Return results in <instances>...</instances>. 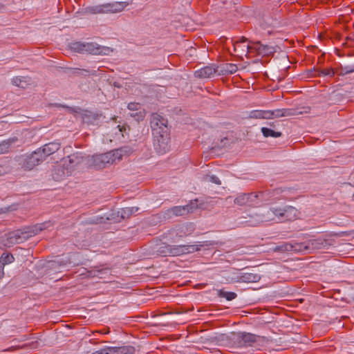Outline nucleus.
Wrapping results in <instances>:
<instances>
[{
  "label": "nucleus",
  "instance_id": "obj_1",
  "mask_svg": "<svg viewBox=\"0 0 354 354\" xmlns=\"http://www.w3.org/2000/svg\"><path fill=\"white\" fill-rule=\"evenodd\" d=\"M298 210L290 205L274 206L263 210L260 214H257V222H266L272 221L277 217L280 221H290L297 216Z\"/></svg>",
  "mask_w": 354,
  "mask_h": 354
},
{
  "label": "nucleus",
  "instance_id": "obj_2",
  "mask_svg": "<svg viewBox=\"0 0 354 354\" xmlns=\"http://www.w3.org/2000/svg\"><path fill=\"white\" fill-rule=\"evenodd\" d=\"M50 225V222L48 221L17 229L7 234V242L12 245L22 243Z\"/></svg>",
  "mask_w": 354,
  "mask_h": 354
},
{
  "label": "nucleus",
  "instance_id": "obj_3",
  "mask_svg": "<svg viewBox=\"0 0 354 354\" xmlns=\"http://www.w3.org/2000/svg\"><path fill=\"white\" fill-rule=\"evenodd\" d=\"M72 51L79 53H88L92 55H109L112 50L106 46H102L94 42H71L68 45Z\"/></svg>",
  "mask_w": 354,
  "mask_h": 354
},
{
  "label": "nucleus",
  "instance_id": "obj_4",
  "mask_svg": "<svg viewBox=\"0 0 354 354\" xmlns=\"http://www.w3.org/2000/svg\"><path fill=\"white\" fill-rule=\"evenodd\" d=\"M44 160L38 149L30 153L24 154L17 157V162L19 166L25 171H31L36 166L41 164Z\"/></svg>",
  "mask_w": 354,
  "mask_h": 354
},
{
  "label": "nucleus",
  "instance_id": "obj_5",
  "mask_svg": "<svg viewBox=\"0 0 354 354\" xmlns=\"http://www.w3.org/2000/svg\"><path fill=\"white\" fill-rule=\"evenodd\" d=\"M127 6H128L127 2L115 1L111 3L91 6L88 8V10L92 14L115 13L122 11Z\"/></svg>",
  "mask_w": 354,
  "mask_h": 354
},
{
  "label": "nucleus",
  "instance_id": "obj_6",
  "mask_svg": "<svg viewBox=\"0 0 354 354\" xmlns=\"http://www.w3.org/2000/svg\"><path fill=\"white\" fill-rule=\"evenodd\" d=\"M333 240L318 237L299 243V245L301 252L306 251L311 252V251L315 250L328 249L329 246L333 245Z\"/></svg>",
  "mask_w": 354,
  "mask_h": 354
},
{
  "label": "nucleus",
  "instance_id": "obj_7",
  "mask_svg": "<svg viewBox=\"0 0 354 354\" xmlns=\"http://www.w3.org/2000/svg\"><path fill=\"white\" fill-rule=\"evenodd\" d=\"M81 116L83 122L88 125H100L103 122H108L110 120L115 119V117H106L101 112H93L88 110L83 111Z\"/></svg>",
  "mask_w": 354,
  "mask_h": 354
},
{
  "label": "nucleus",
  "instance_id": "obj_8",
  "mask_svg": "<svg viewBox=\"0 0 354 354\" xmlns=\"http://www.w3.org/2000/svg\"><path fill=\"white\" fill-rule=\"evenodd\" d=\"M153 136V145L157 153L165 154L169 150L170 133L162 131L160 133Z\"/></svg>",
  "mask_w": 354,
  "mask_h": 354
},
{
  "label": "nucleus",
  "instance_id": "obj_9",
  "mask_svg": "<svg viewBox=\"0 0 354 354\" xmlns=\"http://www.w3.org/2000/svg\"><path fill=\"white\" fill-rule=\"evenodd\" d=\"M150 125L152 134L156 135L162 133V131H166V133L170 131L167 119L158 113H153L151 115Z\"/></svg>",
  "mask_w": 354,
  "mask_h": 354
},
{
  "label": "nucleus",
  "instance_id": "obj_10",
  "mask_svg": "<svg viewBox=\"0 0 354 354\" xmlns=\"http://www.w3.org/2000/svg\"><path fill=\"white\" fill-rule=\"evenodd\" d=\"M114 153L111 151L92 156V165L95 169H102L115 162Z\"/></svg>",
  "mask_w": 354,
  "mask_h": 354
},
{
  "label": "nucleus",
  "instance_id": "obj_11",
  "mask_svg": "<svg viewBox=\"0 0 354 354\" xmlns=\"http://www.w3.org/2000/svg\"><path fill=\"white\" fill-rule=\"evenodd\" d=\"M232 339L237 347H248L257 342V335L246 332H238L233 334Z\"/></svg>",
  "mask_w": 354,
  "mask_h": 354
},
{
  "label": "nucleus",
  "instance_id": "obj_12",
  "mask_svg": "<svg viewBox=\"0 0 354 354\" xmlns=\"http://www.w3.org/2000/svg\"><path fill=\"white\" fill-rule=\"evenodd\" d=\"M61 147L59 141L56 140L44 145L42 147L38 148L43 159L45 160L49 156L57 152Z\"/></svg>",
  "mask_w": 354,
  "mask_h": 354
},
{
  "label": "nucleus",
  "instance_id": "obj_13",
  "mask_svg": "<svg viewBox=\"0 0 354 354\" xmlns=\"http://www.w3.org/2000/svg\"><path fill=\"white\" fill-rule=\"evenodd\" d=\"M261 279V275L254 272H239L234 278L235 282L256 283Z\"/></svg>",
  "mask_w": 354,
  "mask_h": 354
},
{
  "label": "nucleus",
  "instance_id": "obj_14",
  "mask_svg": "<svg viewBox=\"0 0 354 354\" xmlns=\"http://www.w3.org/2000/svg\"><path fill=\"white\" fill-rule=\"evenodd\" d=\"M83 160L84 157L81 153H73L68 156L66 158L64 159V166L67 170H72L75 169V167L80 165Z\"/></svg>",
  "mask_w": 354,
  "mask_h": 354
},
{
  "label": "nucleus",
  "instance_id": "obj_15",
  "mask_svg": "<svg viewBox=\"0 0 354 354\" xmlns=\"http://www.w3.org/2000/svg\"><path fill=\"white\" fill-rule=\"evenodd\" d=\"M106 217L104 216H100L97 217L94 221H93V223H104L105 221H109L112 223H119L120 222L123 218V217H120V210H112L111 212L106 214Z\"/></svg>",
  "mask_w": 354,
  "mask_h": 354
},
{
  "label": "nucleus",
  "instance_id": "obj_16",
  "mask_svg": "<svg viewBox=\"0 0 354 354\" xmlns=\"http://www.w3.org/2000/svg\"><path fill=\"white\" fill-rule=\"evenodd\" d=\"M178 245H171L165 243L160 245L156 249V253L162 257L178 256Z\"/></svg>",
  "mask_w": 354,
  "mask_h": 354
},
{
  "label": "nucleus",
  "instance_id": "obj_17",
  "mask_svg": "<svg viewBox=\"0 0 354 354\" xmlns=\"http://www.w3.org/2000/svg\"><path fill=\"white\" fill-rule=\"evenodd\" d=\"M219 67L212 65L206 66L194 72V76L198 78H209L215 73H218Z\"/></svg>",
  "mask_w": 354,
  "mask_h": 354
},
{
  "label": "nucleus",
  "instance_id": "obj_18",
  "mask_svg": "<svg viewBox=\"0 0 354 354\" xmlns=\"http://www.w3.org/2000/svg\"><path fill=\"white\" fill-rule=\"evenodd\" d=\"M107 354H133L136 351L133 346H108L106 347Z\"/></svg>",
  "mask_w": 354,
  "mask_h": 354
},
{
  "label": "nucleus",
  "instance_id": "obj_19",
  "mask_svg": "<svg viewBox=\"0 0 354 354\" xmlns=\"http://www.w3.org/2000/svg\"><path fill=\"white\" fill-rule=\"evenodd\" d=\"M254 50H255L259 55H262L263 56H270L276 52L274 46L262 44L260 41H257L254 44Z\"/></svg>",
  "mask_w": 354,
  "mask_h": 354
},
{
  "label": "nucleus",
  "instance_id": "obj_20",
  "mask_svg": "<svg viewBox=\"0 0 354 354\" xmlns=\"http://www.w3.org/2000/svg\"><path fill=\"white\" fill-rule=\"evenodd\" d=\"M111 151L114 153L115 160L120 161L123 156L131 154L133 152V149L131 146L125 145Z\"/></svg>",
  "mask_w": 354,
  "mask_h": 354
},
{
  "label": "nucleus",
  "instance_id": "obj_21",
  "mask_svg": "<svg viewBox=\"0 0 354 354\" xmlns=\"http://www.w3.org/2000/svg\"><path fill=\"white\" fill-rule=\"evenodd\" d=\"M274 251L277 252H288V251H295V252H301V248L299 245V243H285L283 244H281L279 245H277L274 249Z\"/></svg>",
  "mask_w": 354,
  "mask_h": 354
},
{
  "label": "nucleus",
  "instance_id": "obj_22",
  "mask_svg": "<svg viewBox=\"0 0 354 354\" xmlns=\"http://www.w3.org/2000/svg\"><path fill=\"white\" fill-rule=\"evenodd\" d=\"M226 201L230 203L233 201L234 205L240 207L246 205L248 206V197L247 193H240L237 194L234 198H233L232 196H229L226 198Z\"/></svg>",
  "mask_w": 354,
  "mask_h": 354
},
{
  "label": "nucleus",
  "instance_id": "obj_23",
  "mask_svg": "<svg viewBox=\"0 0 354 354\" xmlns=\"http://www.w3.org/2000/svg\"><path fill=\"white\" fill-rule=\"evenodd\" d=\"M178 256L185 254L193 253L196 251H199L200 248L197 245H178Z\"/></svg>",
  "mask_w": 354,
  "mask_h": 354
},
{
  "label": "nucleus",
  "instance_id": "obj_24",
  "mask_svg": "<svg viewBox=\"0 0 354 354\" xmlns=\"http://www.w3.org/2000/svg\"><path fill=\"white\" fill-rule=\"evenodd\" d=\"M31 82V79L28 77H15L12 79V84L22 88H26L28 85H30Z\"/></svg>",
  "mask_w": 354,
  "mask_h": 354
},
{
  "label": "nucleus",
  "instance_id": "obj_25",
  "mask_svg": "<svg viewBox=\"0 0 354 354\" xmlns=\"http://www.w3.org/2000/svg\"><path fill=\"white\" fill-rule=\"evenodd\" d=\"M192 207L187 205L183 206H175L171 208L169 212L175 216H183L185 214L189 212Z\"/></svg>",
  "mask_w": 354,
  "mask_h": 354
},
{
  "label": "nucleus",
  "instance_id": "obj_26",
  "mask_svg": "<svg viewBox=\"0 0 354 354\" xmlns=\"http://www.w3.org/2000/svg\"><path fill=\"white\" fill-rule=\"evenodd\" d=\"M237 71V66L234 64H226L218 72V75L233 74Z\"/></svg>",
  "mask_w": 354,
  "mask_h": 354
},
{
  "label": "nucleus",
  "instance_id": "obj_27",
  "mask_svg": "<svg viewBox=\"0 0 354 354\" xmlns=\"http://www.w3.org/2000/svg\"><path fill=\"white\" fill-rule=\"evenodd\" d=\"M16 138H11L6 140H3L0 143V154H3L9 151V149L12 144L17 141Z\"/></svg>",
  "mask_w": 354,
  "mask_h": 354
},
{
  "label": "nucleus",
  "instance_id": "obj_28",
  "mask_svg": "<svg viewBox=\"0 0 354 354\" xmlns=\"http://www.w3.org/2000/svg\"><path fill=\"white\" fill-rule=\"evenodd\" d=\"M354 72V64L340 66L336 68V73L338 75L344 76Z\"/></svg>",
  "mask_w": 354,
  "mask_h": 354
},
{
  "label": "nucleus",
  "instance_id": "obj_29",
  "mask_svg": "<svg viewBox=\"0 0 354 354\" xmlns=\"http://www.w3.org/2000/svg\"><path fill=\"white\" fill-rule=\"evenodd\" d=\"M216 292L218 297L225 298L227 301H232L237 297V295L234 292L225 291L223 289L217 290Z\"/></svg>",
  "mask_w": 354,
  "mask_h": 354
},
{
  "label": "nucleus",
  "instance_id": "obj_30",
  "mask_svg": "<svg viewBox=\"0 0 354 354\" xmlns=\"http://www.w3.org/2000/svg\"><path fill=\"white\" fill-rule=\"evenodd\" d=\"M261 131L265 138H268V137L279 138V137H281L282 135L281 132L275 131L273 129H271L268 127H262L261 129Z\"/></svg>",
  "mask_w": 354,
  "mask_h": 354
},
{
  "label": "nucleus",
  "instance_id": "obj_31",
  "mask_svg": "<svg viewBox=\"0 0 354 354\" xmlns=\"http://www.w3.org/2000/svg\"><path fill=\"white\" fill-rule=\"evenodd\" d=\"M248 39L245 37H242L239 41H236L234 44V50H236L237 48H241L242 50L245 53V55L249 52L250 49H254V46L251 47L248 44L241 45L242 43H245Z\"/></svg>",
  "mask_w": 354,
  "mask_h": 354
},
{
  "label": "nucleus",
  "instance_id": "obj_32",
  "mask_svg": "<svg viewBox=\"0 0 354 354\" xmlns=\"http://www.w3.org/2000/svg\"><path fill=\"white\" fill-rule=\"evenodd\" d=\"M247 195L248 197V206L256 207L261 205L257 192L247 193Z\"/></svg>",
  "mask_w": 354,
  "mask_h": 354
},
{
  "label": "nucleus",
  "instance_id": "obj_33",
  "mask_svg": "<svg viewBox=\"0 0 354 354\" xmlns=\"http://www.w3.org/2000/svg\"><path fill=\"white\" fill-rule=\"evenodd\" d=\"M138 210L139 208L137 207L122 208L120 209V217H123L124 219L127 218Z\"/></svg>",
  "mask_w": 354,
  "mask_h": 354
},
{
  "label": "nucleus",
  "instance_id": "obj_34",
  "mask_svg": "<svg viewBox=\"0 0 354 354\" xmlns=\"http://www.w3.org/2000/svg\"><path fill=\"white\" fill-rule=\"evenodd\" d=\"M15 261V257L10 253H3L0 257V263L3 266L12 263Z\"/></svg>",
  "mask_w": 354,
  "mask_h": 354
},
{
  "label": "nucleus",
  "instance_id": "obj_35",
  "mask_svg": "<svg viewBox=\"0 0 354 354\" xmlns=\"http://www.w3.org/2000/svg\"><path fill=\"white\" fill-rule=\"evenodd\" d=\"M257 193L261 204L267 202L272 197L271 193L269 190L259 191Z\"/></svg>",
  "mask_w": 354,
  "mask_h": 354
},
{
  "label": "nucleus",
  "instance_id": "obj_36",
  "mask_svg": "<svg viewBox=\"0 0 354 354\" xmlns=\"http://www.w3.org/2000/svg\"><path fill=\"white\" fill-rule=\"evenodd\" d=\"M109 270L107 268L105 269H93L90 271H88V276L90 277H97L99 278H102V274H106Z\"/></svg>",
  "mask_w": 354,
  "mask_h": 354
},
{
  "label": "nucleus",
  "instance_id": "obj_37",
  "mask_svg": "<svg viewBox=\"0 0 354 354\" xmlns=\"http://www.w3.org/2000/svg\"><path fill=\"white\" fill-rule=\"evenodd\" d=\"M74 74H76L77 75H82V76H89V75H96L97 71H89L87 69H80V68H75Z\"/></svg>",
  "mask_w": 354,
  "mask_h": 354
},
{
  "label": "nucleus",
  "instance_id": "obj_38",
  "mask_svg": "<svg viewBox=\"0 0 354 354\" xmlns=\"http://www.w3.org/2000/svg\"><path fill=\"white\" fill-rule=\"evenodd\" d=\"M336 73V70L334 71L332 68H326L322 70H318L317 71V75L318 76H330L332 77Z\"/></svg>",
  "mask_w": 354,
  "mask_h": 354
},
{
  "label": "nucleus",
  "instance_id": "obj_39",
  "mask_svg": "<svg viewBox=\"0 0 354 354\" xmlns=\"http://www.w3.org/2000/svg\"><path fill=\"white\" fill-rule=\"evenodd\" d=\"M301 113L295 109H282V117L293 116Z\"/></svg>",
  "mask_w": 354,
  "mask_h": 354
},
{
  "label": "nucleus",
  "instance_id": "obj_40",
  "mask_svg": "<svg viewBox=\"0 0 354 354\" xmlns=\"http://www.w3.org/2000/svg\"><path fill=\"white\" fill-rule=\"evenodd\" d=\"M65 264L63 263V261H60L59 260H54L48 261L46 266V268L49 269H57L59 268L60 266H64Z\"/></svg>",
  "mask_w": 354,
  "mask_h": 354
},
{
  "label": "nucleus",
  "instance_id": "obj_41",
  "mask_svg": "<svg viewBox=\"0 0 354 354\" xmlns=\"http://www.w3.org/2000/svg\"><path fill=\"white\" fill-rule=\"evenodd\" d=\"M129 115L131 118H133L136 121L142 120L145 118V113L142 111H132V113H129Z\"/></svg>",
  "mask_w": 354,
  "mask_h": 354
},
{
  "label": "nucleus",
  "instance_id": "obj_42",
  "mask_svg": "<svg viewBox=\"0 0 354 354\" xmlns=\"http://www.w3.org/2000/svg\"><path fill=\"white\" fill-rule=\"evenodd\" d=\"M218 245V242L216 241H205L198 243V246L200 250L201 248H209V247H214Z\"/></svg>",
  "mask_w": 354,
  "mask_h": 354
},
{
  "label": "nucleus",
  "instance_id": "obj_43",
  "mask_svg": "<svg viewBox=\"0 0 354 354\" xmlns=\"http://www.w3.org/2000/svg\"><path fill=\"white\" fill-rule=\"evenodd\" d=\"M249 118L256 119H263V110H254L250 112Z\"/></svg>",
  "mask_w": 354,
  "mask_h": 354
},
{
  "label": "nucleus",
  "instance_id": "obj_44",
  "mask_svg": "<svg viewBox=\"0 0 354 354\" xmlns=\"http://www.w3.org/2000/svg\"><path fill=\"white\" fill-rule=\"evenodd\" d=\"M205 180L206 181L214 183L216 185H220L221 184V182L219 180V178L215 175H207L205 178Z\"/></svg>",
  "mask_w": 354,
  "mask_h": 354
},
{
  "label": "nucleus",
  "instance_id": "obj_45",
  "mask_svg": "<svg viewBox=\"0 0 354 354\" xmlns=\"http://www.w3.org/2000/svg\"><path fill=\"white\" fill-rule=\"evenodd\" d=\"M127 108L131 111H141V105L139 103L130 102L129 103Z\"/></svg>",
  "mask_w": 354,
  "mask_h": 354
},
{
  "label": "nucleus",
  "instance_id": "obj_46",
  "mask_svg": "<svg viewBox=\"0 0 354 354\" xmlns=\"http://www.w3.org/2000/svg\"><path fill=\"white\" fill-rule=\"evenodd\" d=\"M272 111V118H281L282 117V115L281 113H282V109H275V110H273V111Z\"/></svg>",
  "mask_w": 354,
  "mask_h": 354
},
{
  "label": "nucleus",
  "instance_id": "obj_47",
  "mask_svg": "<svg viewBox=\"0 0 354 354\" xmlns=\"http://www.w3.org/2000/svg\"><path fill=\"white\" fill-rule=\"evenodd\" d=\"M263 119H272L271 111H263Z\"/></svg>",
  "mask_w": 354,
  "mask_h": 354
},
{
  "label": "nucleus",
  "instance_id": "obj_48",
  "mask_svg": "<svg viewBox=\"0 0 354 354\" xmlns=\"http://www.w3.org/2000/svg\"><path fill=\"white\" fill-rule=\"evenodd\" d=\"M10 210V207H0V214L8 212Z\"/></svg>",
  "mask_w": 354,
  "mask_h": 354
},
{
  "label": "nucleus",
  "instance_id": "obj_49",
  "mask_svg": "<svg viewBox=\"0 0 354 354\" xmlns=\"http://www.w3.org/2000/svg\"><path fill=\"white\" fill-rule=\"evenodd\" d=\"M315 72H317V71H316V69L315 68L308 71V75L310 77L315 76V75L314 74V73H315Z\"/></svg>",
  "mask_w": 354,
  "mask_h": 354
},
{
  "label": "nucleus",
  "instance_id": "obj_50",
  "mask_svg": "<svg viewBox=\"0 0 354 354\" xmlns=\"http://www.w3.org/2000/svg\"><path fill=\"white\" fill-rule=\"evenodd\" d=\"M117 127L119 129V131L123 133V132L126 131V127L124 126H120V124L117 126ZM122 136L124 137V134H122Z\"/></svg>",
  "mask_w": 354,
  "mask_h": 354
},
{
  "label": "nucleus",
  "instance_id": "obj_51",
  "mask_svg": "<svg viewBox=\"0 0 354 354\" xmlns=\"http://www.w3.org/2000/svg\"><path fill=\"white\" fill-rule=\"evenodd\" d=\"M347 234H348V233L346 232H340L339 233L333 234L332 235L337 236H345Z\"/></svg>",
  "mask_w": 354,
  "mask_h": 354
},
{
  "label": "nucleus",
  "instance_id": "obj_52",
  "mask_svg": "<svg viewBox=\"0 0 354 354\" xmlns=\"http://www.w3.org/2000/svg\"><path fill=\"white\" fill-rule=\"evenodd\" d=\"M3 268H4V266H3V264L0 263V279H1L4 275Z\"/></svg>",
  "mask_w": 354,
  "mask_h": 354
},
{
  "label": "nucleus",
  "instance_id": "obj_53",
  "mask_svg": "<svg viewBox=\"0 0 354 354\" xmlns=\"http://www.w3.org/2000/svg\"><path fill=\"white\" fill-rule=\"evenodd\" d=\"M243 218H246L245 217H240L239 218V219L240 220L239 223H252L251 221H243Z\"/></svg>",
  "mask_w": 354,
  "mask_h": 354
},
{
  "label": "nucleus",
  "instance_id": "obj_54",
  "mask_svg": "<svg viewBox=\"0 0 354 354\" xmlns=\"http://www.w3.org/2000/svg\"><path fill=\"white\" fill-rule=\"evenodd\" d=\"M277 4H278L277 3H274L272 7L271 6H267V10H270V9L273 10V9H274L275 7L278 6Z\"/></svg>",
  "mask_w": 354,
  "mask_h": 354
},
{
  "label": "nucleus",
  "instance_id": "obj_55",
  "mask_svg": "<svg viewBox=\"0 0 354 354\" xmlns=\"http://www.w3.org/2000/svg\"><path fill=\"white\" fill-rule=\"evenodd\" d=\"M275 123L276 122H268V124L272 128H275L276 127Z\"/></svg>",
  "mask_w": 354,
  "mask_h": 354
},
{
  "label": "nucleus",
  "instance_id": "obj_56",
  "mask_svg": "<svg viewBox=\"0 0 354 354\" xmlns=\"http://www.w3.org/2000/svg\"><path fill=\"white\" fill-rule=\"evenodd\" d=\"M57 170L58 171H61V172H62V173L64 174L63 169H62L61 167H58L57 168H55V169H54V171H57Z\"/></svg>",
  "mask_w": 354,
  "mask_h": 354
},
{
  "label": "nucleus",
  "instance_id": "obj_57",
  "mask_svg": "<svg viewBox=\"0 0 354 354\" xmlns=\"http://www.w3.org/2000/svg\"><path fill=\"white\" fill-rule=\"evenodd\" d=\"M113 85H114V86L118 87V88H120V84H118V83H117V82H114Z\"/></svg>",
  "mask_w": 354,
  "mask_h": 354
},
{
  "label": "nucleus",
  "instance_id": "obj_58",
  "mask_svg": "<svg viewBox=\"0 0 354 354\" xmlns=\"http://www.w3.org/2000/svg\"><path fill=\"white\" fill-rule=\"evenodd\" d=\"M3 8H4V6L2 4L0 3V10H1Z\"/></svg>",
  "mask_w": 354,
  "mask_h": 354
},
{
  "label": "nucleus",
  "instance_id": "obj_59",
  "mask_svg": "<svg viewBox=\"0 0 354 354\" xmlns=\"http://www.w3.org/2000/svg\"><path fill=\"white\" fill-rule=\"evenodd\" d=\"M2 169H3V167L0 166V174H1Z\"/></svg>",
  "mask_w": 354,
  "mask_h": 354
}]
</instances>
